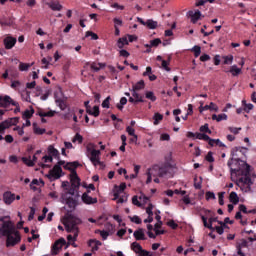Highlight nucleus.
<instances>
[{
    "instance_id": "f257e3e1",
    "label": "nucleus",
    "mask_w": 256,
    "mask_h": 256,
    "mask_svg": "<svg viewBox=\"0 0 256 256\" xmlns=\"http://www.w3.org/2000/svg\"><path fill=\"white\" fill-rule=\"evenodd\" d=\"M0 237H6V247H15L21 243V235L9 217L0 218Z\"/></svg>"
},
{
    "instance_id": "f03ea898",
    "label": "nucleus",
    "mask_w": 256,
    "mask_h": 256,
    "mask_svg": "<svg viewBox=\"0 0 256 256\" xmlns=\"http://www.w3.org/2000/svg\"><path fill=\"white\" fill-rule=\"evenodd\" d=\"M242 165H246L245 170L241 171V177L236 180V185L244 191V193H250L251 185H253V180L251 179V165L247 162H242Z\"/></svg>"
},
{
    "instance_id": "7ed1b4c3",
    "label": "nucleus",
    "mask_w": 256,
    "mask_h": 256,
    "mask_svg": "<svg viewBox=\"0 0 256 256\" xmlns=\"http://www.w3.org/2000/svg\"><path fill=\"white\" fill-rule=\"evenodd\" d=\"M63 225L65 226L67 233H71L73 231H79V228L77 227V225H81V219H79L77 216L71 214L68 211L64 216Z\"/></svg>"
},
{
    "instance_id": "20e7f679",
    "label": "nucleus",
    "mask_w": 256,
    "mask_h": 256,
    "mask_svg": "<svg viewBox=\"0 0 256 256\" xmlns=\"http://www.w3.org/2000/svg\"><path fill=\"white\" fill-rule=\"evenodd\" d=\"M243 163H245V161L239 158H231L230 161H228V167L230 168L231 175H237V173L242 171V169H247V165Z\"/></svg>"
},
{
    "instance_id": "39448f33",
    "label": "nucleus",
    "mask_w": 256,
    "mask_h": 256,
    "mask_svg": "<svg viewBox=\"0 0 256 256\" xmlns=\"http://www.w3.org/2000/svg\"><path fill=\"white\" fill-rule=\"evenodd\" d=\"M61 165H65V160H60L56 165H54L53 169L49 170V173L46 177L50 181H57V179H61V173H63V169Z\"/></svg>"
},
{
    "instance_id": "423d86ee",
    "label": "nucleus",
    "mask_w": 256,
    "mask_h": 256,
    "mask_svg": "<svg viewBox=\"0 0 256 256\" xmlns=\"http://www.w3.org/2000/svg\"><path fill=\"white\" fill-rule=\"evenodd\" d=\"M172 169L171 165L165 164L163 166L155 165L151 168V171H154L157 177H167V175H171Z\"/></svg>"
},
{
    "instance_id": "0eeeda50",
    "label": "nucleus",
    "mask_w": 256,
    "mask_h": 256,
    "mask_svg": "<svg viewBox=\"0 0 256 256\" xmlns=\"http://www.w3.org/2000/svg\"><path fill=\"white\" fill-rule=\"evenodd\" d=\"M90 161L91 163H93V165L95 167H97V165H103V162H101L100 157H101V151L100 150H95L92 149L90 152Z\"/></svg>"
},
{
    "instance_id": "6e6552de",
    "label": "nucleus",
    "mask_w": 256,
    "mask_h": 256,
    "mask_svg": "<svg viewBox=\"0 0 256 256\" xmlns=\"http://www.w3.org/2000/svg\"><path fill=\"white\" fill-rule=\"evenodd\" d=\"M66 243L67 241H65L64 238L58 239L52 246V255H57V253H59V251H61V249L63 248V245H66Z\"/></svg>"
},
{
    "instance_id": "1a4fd4ad",
    "label": "nucleus",
    "mask_w": 256,
    "mask_h": 256,
    "mask_svg": "<svg viewBox=\"0 0 256 256\" xmlns=\"http://www.w3.org/2000/svg\"><path fill=\"white\" fill-rule=\"evenodd\" d=\"M31 117H33V106H30V110H25L22 113V119L26 121V123L23 124V127H31V121L29 120Z\"/></svg>"
},
{
    "instance_id": "9d476101",
    "label": "nucleus",
    "mask_w": 256,
    "mask_h": 256,
    "mask_svg": "<svg viewBox=\"0 0 256 256\" xmlns=\"http://www.w3.org/2000/svg\"><path fill=\"white\" fill-rule=\"evenodd\" d=\"M70 181H71V187H80L81 186V179H79V176L77 175V171L72 170V174H70Z\"/></svg>"
},
{
    "instance_id": "9b49d317",
    "label": "nucleus",
    "mask_w": 256,
    "mask_h": 256,
    "mask_svg": "<svg viewBox=\"0 0 256 256\" xmlns=\"http://www.w3.org/2000/svg\"><path fill=\"white\" fill-rule=\"evenodd\" d=\"M5 49H13L15 47V44L17 43V38H13V36H7L3 40Z\"/></svg>"
},
{
    "instance_id": "f8f14e48",
    "label": "nucleus",
    "mask_w": 256,
    "mask_h": 256,
    "mask_svg": "<svg viewBox=\"0 0 256 256\" xmlns=\"http://www.w3.org/2000/svg\"><path fill=\"white\" fill-rule=\"evenodd\" d=\"M9 103H11V105H14V107L19 106V103H17L16 101H13L11 99V97L5 96L3 98V97L0 96V107H7V105H9Z\"/></svg>"
},
{
    "instance_id": "ddd939ff",
    "label": "nucleus",
    "mask_w": 256,
    "mask_h": 256,
    "mask_svg": "<svg viewBox=\"0 0 256 256\" xmlns=\"http://www.w3.org/2000/svg\"><path fill=\"white\" fill-rule=\"evenodd\" d=\"M31 153H33V147L28 148V155L22 157V161L28 167H33V160H31Z\"/></svg>"
},
{
    "instance_id": "4468645a",
    "label": "nucleus",
    "mask_w": 256,
    "mask_h": 256,
    "mask_svg": "<svg viewBox=\"0 0 256 256\" xmlns=\"http://www.w3.org/2000/svg\"><path fill=\"white\" fill-rule=\"evenodd\" d=\"M82 201L86 205H95V203H97V198H93L89 196V194L86 192V193H83L82 195Z\"/></svg>"
},
{
    "instance_id": "2eb2a0df",
    "label": "nucleus",
    "mask_w": 256,
    "mask_h": 256,
    "mask_svg": "<svg viewBox=\"0 0 256 256\" xmlns=\"http://www.w3.org/2000/svg\"><path fill=\"white\" fill-rule=\"evenodd\" d=\"M3 200L6 205H11L15 201V194L11 192H5L3 195Z\"/></svg>"
},
{
    "instance_id": "dca6fc26",
    "label": "nucleus",
    "mask_w": 256,
    "mask_h": 256,
    "mask_svg": "<svg viewBox=\"0 0 256 256\" xmlns=\"http://www.w3.org/2000/svg\"><path fill=\"white\" fill-rule=\"evenodd\" d=\"M77 167H81V164H79V162H77V161L68 162V163H66V165H64V169H66L67 171H70L71 174H73V171H75V169H77Z\"/></svg>"
},
{
    "instance_id": "f3484780",
    "label": "nucleus",
    "mask_w": 256,
    "mask_h": 256,
    "mask_svg": "<svg viewBox=\"0 0 256 256\" xmlns=\"http://www.w3.org/2000/svg\"><path fill=\"white\" fill-rule=\"evenodd\" d=\"M134 237L136 241H145V230L143 228H139L138 230L134 231Z\"/></svg>"
},
{
    "instance_id": "a211bd4d",
    "label": "nucleus",
    "mask_w": 256,
    "mask_h": 256,
    "mask_svg": "<svg viewBox=\"0 0 256 256\" xmlns=\"http://www.w3.org/2000/svg\"><path fill=\"white\" fill-rule=\"evenodd\" d=\"M188 16L191 17L192 23H197L198 19H201V11L196 10L193 12L192 10L188 11Z\"/></svg>"
},
{
    "instance_id": "6ab92c4d",
    "label": "nucleus",
    "mask_w": 256,
    "mask_h": 256,
    "mask_svg": "<svg viewBox=\"0 0 256 256\" xmlns=\"http://www.w3.org/2000/svg\"><path fill=\"white\" fill-rule=\"evenodd\" d=\"M102 243L99 240L91 239L89 240V247H91L92 251H99V247H101Z\"/></svg>"
},
{
    "instance_id": "aec40b11",
    "label": "nucleus",
    "mask_w": 256,
    "mask_h": 256,
    "mask_svg": "<svg viewBox=\"0 0 256 256\" xmlns=\"http://www.w3.org/2000/svg\"><path fill=\"white\" fill-rule=\"evenodd\" d=\"M48 155L55 157L56 159H61L60 154H59V150L55 149V147H53V145L48 146Z\"/></svg>"
},
{
    "instance_id": "412c9836",
    "label": "nucleus",
    "mask_w": 256,
    "mask_h": 256,
    "mask_svg": "<svg viewBox=\"0 0 256 256\" xmlns=\"http://www.w3.org/2000/svg\"><path fill=\"white\" fill-rule=\"evenodd\" d=\"M66 205H68L70 209L69 213H71L72 211H75V207H77V200L69 197L66 199Z\"/></svg>"
},
{
    "instance_id": "4be33fe9",
    "label": "nucleus",
    "mask_w": 256,
    "mask_h": 256,
    "mask_svg": "<svg viewBox=\"0 0 256 256\" xmlns=\"http://www.w3.org/2000/svg\"><path fill=\"white\" fill-rule=\"evenodd\" d=\"M46 5H48L52 11H61V9H63V5H61L59 2H48Z\"/></svg>"
},
{
    "instance_id": "5701e85b",
    "label": "nucleus",
    "mask_w": 256,
    "mask_h": 256,
    "mask_svg": "<svg viewBox=\"0 0 256 256\" xmlns=\"http://www.w3.org/2000/svg\"><path fill=\"white\" fill-rule=\"evenodd\" d=\"M143 89H145V81L140 80L132 86V89H130V91H141Z\"/></svg>"
},
{
    "instance_id": "b1692460",
    "label": "nucleus",
    "mask_w": 256,
    "mask_h": 256,
    "mask_svg": "<svg viewBox=\"0 0 256 256\" xmlns=\"http://www.w3.org/2000/svg\"><path fill=\"white\" fill-rule=\"evenodd\" d=\"M131 249L132 251H134V253H143V247L141 246V244H139L138 242H133L131 244Z\"/></svg>"
},
{
    "instance_id": "393cba45",
    "label": "nucleus",
    "mask_w": 256,
    "mask_h": 256,
    "mask_svg": "<svg viewBox=\"0 0 256 256\" xmlns=\"http://www.w3.org/2000/svg\"><path fill=\"white\" fill-rule=\"evenodd\" d=\"M125 45H129V40H127V37L119 38L117 41V47L119 49H123V47H125Z\"/></svg>"
},
{
    "instance_id": "a878e982",
    "label": "nucleus",
    "mask_w": 256,
    "mask_h": 256,
    "mask_svg": "<svg viewBox=\"0 0 256 256\" xmlns=\"http://www.w3.org/2000/svg\"><path fill=\"white\" fill-rule=\"evenodd\" d=\"M229 201L230 203H233V205H237V203H239V196L237 195V192L230 193Z\"/></svg>"
},
{
    "instance_id": "bb28decb",
    "label": "nucleus",
    "mask_w": 256,
    "mask_h": 256,
    "mask_svg": "<svg viewBox=\"0 0 256 256\" xmlns=\"http://www.w3.org/2000/svg\"><path fill=\"white\" fill-rule=\"evenodd\" d=\"M22 99L24 101H27L28 103H31V91L25 89L22 91Z\"/></svg>"
},
{
    "instance_id": "cd10ccee",
    "label": "nucleus",
    "mask_w": 256,
    "mask_h": 256,
    "mask_svg": "<svg viewBox=\"0 0 256 256\" xmlns=\"http://www.w3.org/2000/svg\"><path fill=\"white\" fill-rule=\"evenodd\" d=\"M33 131L35 135H43L47 130L45 128H39L36 123L33 124Z\"/></svg>"
},
{
    "instance_id": "c85d7f7f",
    "label": "nucleus",
    "mask_w": 256,
    "mask_h": 256,
    "mask_svg": "<svg viewBox=\"0 0 256 256\" xmlns=\"http://www.w3.org/2000/svg\"><path fill=\"white\" fill-rule=\"evenodd\" d=\"M147 180H146V184L149 185V183H151L152 181V177H157V173H155V171H151V168L147 170Z\"/></svg>"
},
{
    "instance_id": "c756f323",
    "label": "nucleus",
    "mask_w": 256,
    "mask_h": 256,
    "mask_svg": "<svg viewBox=\"0 0 256 256\" xmlns=\"http://www.w3.org/2000/svg\"><path fill=\"white\" fill-rule=\"evenodd\" d=\"M55 103L60 107L61 111H65L67 109V104L65 103V100L63 99H56Z\"/></svg>"
},
{
    "instance_id": "7c9ffc66",
    "label": "nucleus",
    "mask_w": 256,
    "mask_h": 256,
    "mask_svg": "<svg viewBox=\"0 0 256 256\" xmlns=\"http://www.w3.org/2000/svg\"><path fill=\"white\" fill-rule=\"evenodd\" d=\"M208 143L211 147H213V145H219V147H225V144H223V142H221V140L219 139H209Z\"/></svg>"
},
{
    "instance_id": "2f4dec72",
    "label": "nucleus",
    "mask_w": 256,
    "mask_h": 256,
    "mask_svg": "<svg viewBox=\"0 0 256 256\" xmlns=\"http://www.w3.org/2000/svg\"><path fill=\"white\" fill-rule=\"evenodd\" d=\"M132 96L138 103H145V100H143V96H141L137 91L132 90Z\"/></svg>"
},
{
    "instance_id": "473e14b6",
    "label": "nucleus",
    "mask_w": 256,
    "mask_h": 256,
    "mask_svg": "<svg viewBox=\"0 0 256 256\" xmlns=\"http://www.w3.org/2000/svg\"><path fill=\"white\" fill-rule=\"evenodd\" d=\"M204 109H206V111L210 110V111H215L216 113L219 111V107L217 105H215V103L211 102L210 105H205Z\"/></svg>"
},
{
    "instance_id": "72a5a7b5",
    "label": "nucleus",
    "mask_w": 256,
    "mask_h": 256,
    "mask_svg": "<svg viewBox=\"0 0 256 256\" xmlns=\"http://www.w3.org/2000/svg\"><path fill=\"white\" fill-rule=\"evenodd\" d=\"M88 115H92L93 117H97L100 113L99 106H94L93 110L91 108L87 111Z\"/></svg>"
},
{
    "instance_id": "f704fd0d",
    "label": "nucleus",
    "mask_w": 256,
    "mask_h": 256,
    "mask_svg": "<svg viewBox=\"0 0 256 256\" xmlns=\"http://www.w3.org/2000/svg\"><path fill=\"white\" fill-rule=\"evenodd\" d=\"M201 219L203 221L204 227H206L207 229H210V231H215V227H213V225H211V223H207V217L201 216Z\"/></svg>"
},
{
    "instance_id": "c9c22d12",
    "label": "nucleus",
    "mask_w": 256,
    "mask_h": 256,
    "mask_svg": "<svg viewBox=\"0 0 256 256\" xmlns=\"http://www.w3.org/2000/svg\"><path fill=\"white\" fill-rule=\"evenodd\" d=\"M146 27H148V29H157V21L151 19L147 20Z\"/></svg>"
},
{
    "instance_id": "e433bc0d",
    "label": "nucleus",
    "mask_w": 256,
    "mask_h": 256,
    "mask_svg": "<svg viewBox=\"0 0 256 256\" xmlns=\"http://www.w3.org/2000/svg\"><path fill=\"white\" fill-rule=\"evenodd\" d=\"M145 95L146 99H149L152 102L157 101V96L155 95V93H153V91H147Z\"/></svg>"
},
{
    "instance_id": "4c0bfd02",
    "label": "nucleus",
    "mask_w": 256,
    "mask_h": 256,
    "mask_svg": "<svg viewBox=\"0 0 256 256\" xmlns=\"http://www.w3.org/2000/svg\"><path fill=\"white\" fill-rule=\"evenodd\" d=\"M230 73H232L233 77H237L241 73V68H237V65H234L231 67Z\"/></svg>"
},
{
    "instance_id": "58836bf2",
    "label": "nucleus",
    "mask_w": 256,
    "mask_h": 256,
    "mask_svg": "<svg viewBox=\"0 0 256 256\" xmlns=\"http://www.w3.org/2000/svg\"><path fill=\"white\" fill-rule=\"evenodd\" d=\"M211 137H209V135L207 134H203V133H196V139H200L202 141H208Z\"/></svg>"
},
{
    "instance_id": "ea45409f",
    "label": "nucleus",
    "mask_w": 256,
    "mask_h": 256,
    "mask_svg": "<svg viewBox=\"0 0 256 256\" xmlns=\"http://www.w3.org/2000/svg\"><path fill=\"white\" fill-rule=\"evenodd\" d=\"M55 113H57V112L51 110V111L46 112V113L38 112V115H39V117H54V116H55Z\"/></svg>"
},
{
    "instance_id": "a19ab883",
    "label": "nucleus",
    "mask_w": 256,
    "mask_h": 256,
    "mask_svg": "<svg viewBox=\"0 0 256 256\" xmlns=\"http://www.w3.org/2000/svg\"><path fill=\"white\" fill-rule=\"evenodd\" d=\"M30 67H33V63H31V64L20 63V65H19L20 71H29Z\"/></svg>"
},
{
    "instance_id": "79ce46f5",
    "label": "nucleus",
    "mask_w": 256,
    "mask_h": 256,
    "mask_svg": "<svg viewBox=\"0 0 256 256\" xmlns=\"http://www.w3.org/2000/svg\"><path fill=\"white\" fill-rule=\"evenodd\" d=\"M61 97H63V90L61 89V87H58L57 90L54 92L55 101H57V99H61Z\"/></svg>"
},
{
    "instance_id": "37998d69",
    "label": "nucleus",
    "mask_w": 256,
    "mask_h": 256,
    "mask_svg": "<svg viewBox=\"0 0 256 256\" xmlns=\"http://www.w3.org/2000/svg\"><path fill=\"white\" fill-rule=\"evenodd\" d=\"M243 247H249V242H247V240H245V239L241 240V243L236 246V249H237V251H239V249L241 251V249H243Z\"/></svg>"
},
{
    "instance_id": "c03bdc74",
    "label": "nucleus",
    "mask_w": 256,
    "mask_h": 256,
    "mask_svg": "<svg viewBox=\"0 0 256 256\" xmlns=\"http://www.w3.org/2000/svg\"><path fill=\"white\" fill-rule=\"evenodd\" d=\"M79 143V144H81V143H83V136H81V134H79V133H77L74 137H73V139H72V143Z\"/></svg>"
},
{
    "instance_id": "a18cd8bd",
    "label": "nucleus",
    "mask_w": 256,
    "mask_h": 256,
    "mask_svg": "<svg viewBox=\"0 0 256 256\" xmlns=\"http://www.w3.org/2000/svg\"><path fill=\"white\" fill-rule=\"evenodd\" d=\"M191 51L194 53V57H199L201 55V46H194Z\"/></svg>"
},
{
    "instance_id": "49530a36",
    "label": "nucleus",
    "mask_w": 256,
    "mask_h": 256,
    "mask_svg": "<svg viewBox=\"0 0 256 256\" xmlns=\"http://www.w3.org/2000/svg\"><path fill=\"white\" fill-rule=\"evenodd\" d=\"M154 125H159V121H163V115L159 113L154 114Z\"/></svg>"
},
{
    "instance_id": "de8ad7c7",
    "label": "nucleus",
    "mask_w": 256,
    "mask_h": 256,
    "mask_svg": "<svg viewBox=\"0 0 256 256\" xmlns=\"http://www.w3.org/2000/svg\"><path fill=\"white\" fill-rule=\"evenodd\" d=\"M130 221H132V223H136V225H141L142 221L141 218H139V216L135 215V216H129Z\"/></svg>"
},
{
    "instance_id": "09e8293b",
    "label": "nucleus",
    "mask_w": 256,
    "mask_h": 256,
    "mask_svg": "<svg viewBox=\"0 0 256 256\" xmlns=\"http://www.w3.org/2000/svg\"><path fill=\"white\" fill-rule=\"evenodd\" d=\"M96 233H100V236L102 237V239L104 241H105V239H107L109 237V231L97 230Z\"/></svg>"
},
{
    "instance_id": "8fccbe9b",
    "label": "nucleus",
    "mask_w": 256,
    "mask_h": 256,
    "mask_svg": "<svg viewBox=\"0 0 256 256\" xmlns=\"http://www.w3.org/2000/svg\"><path fill=\"white\" fill-rule=\"evenodd\" d=\"M201 133H209L211 135V130L209 129V124H204L200 127Z\"/></svg>"
},
{
    "instance_id": "3c124183",
    "label": "nucleus",
    "mask_w": 256,
    "mask_h": 256,
    "mask_svg": "<svg viewBox=\"0 0 256 256\" xmlns=\"http://www.w3.org/2000/svg\"><path fill=\"white\" fill-rule=\"evenodd\" d=\"M116 191H119L120 193H123L125 189H127V184L121 183L120 186L115 185Z\"/></svg>"
},
{
    "instance_id": "603ef678",
    "label": "nucleus",
    "mask_w": 256,
    "mask_h": 256,
    "mask_svg": "<svg viewBox=\"0 0 256 256\" xmlns=\"http://www.w3.org/2000/svg\"><path fill=\"white\" fill-rule=\"evenodd\" d=\"M74 232V237L72 235L67 236L68 241H77V237H79V231H73Z\"/></svg>"
},
{
    "instance_id": "864d4df0",
    "label": "nucleus",
    "mask_w": 256,
    "mask_h": 256,
    "mask_svg": "<svg viewBox=\"0 0 256 256\" xmlns=\"http://www.w3.org/2000/svg\"><path fill=\"white\" fill-rule=\"evenodd\" d=\"M85 37H92L93 41H97V39H99V36L92 31H87Z\"/></svg>"
},
{
    "instance_id": "5fc2aeb1",
    "label": "nucleus",
    "mask_w": 256,
    "mask_h": 256,
    "mask_svg": "<svg viewBox=\"0 0 256 256\" xmlns=\"http://www.w3.org/2000/svg\"><path fill=\"white\" fill-rule=\"evenodd\" d=\"M150 43L151 47H159V45H161V39L156 38L154 40H151Z\"/></svg>"
},
{
    "instance_id": "6e6d98bb",
    "label": "nucleus",
    "mask_w": 256,
    "mask_h": 256,
    "mask_svg": "<svg viewBox=\"0 0 256 256\" xmlns=\"http://www.w3.org/2000/svg\"><path fill=\"white\" fill-rule=\"evenodd\" d=\"M205 159L208 163H213V161H215V158H213V152H208Z\"/></svg>"
},
{
    "instance_id": "4d7b16f0",
    "label": "nucleus",
    "mask_w": 256,
    "mask_h": 256,
    "mask_svg": "<svg viewBox=\"0 0 256 256\" xmlns=\"http://www.w3.org/2000/svg\"><path fill=\"white\" fill-rule=\"evenodd\" d=\"M109 101H111V96H108L103 102H102V107L104 109H109Z\"/></svg>"
},
{
    "instance_id": "13d9d810",
    "label": "nucleus",
    "mask_w": 256,
    "mask_h": 256,
    "mask_svg": "<svg viewBox=\"0 0 256 256\" xmlns=\"http://www.w3.org/2000/svg\"><path fill=\"white\" fill-rule=\"evenodd\" d=\"M168 227H171V229H177L179 227V225L177 223H175V220H170L169 222H167Z\"/></svg>"
},
{
    "instance_id": "bf43d9fd",
    "label": "nucleus",
    "mask_w": 256,
    "mask_h": 256,
    "mask_svg": "<svg viewBox=\"0 0 256 256\" xmlns=\"http://www.w3.org/2000/svg\"><path fill=\"white\" fill-rule=\"evenodd\" d=\"M229 132L233 133L234 135H239V131H241V127L235 128V127H229Z\"/></svg>"
},
{
    "instance_id": "052dcab7",
    "label": "nucleus",
    "mask_w": 256,
    "mask_h": 256,
    "mask_svg": "<svg viewBox=\"0 0 256 256\" xmlns=\"http://www.w3.org/2000/svg\"><path fill=\"white\" fill-rule=\"evenodd\" d=\"M233 63V56H225L224 57V65H229Z\"/></svg>"
},
{
    "instance_id": "680f3d73",
    "label": "nucleus",
    "mask_w": 256,
    "mask_h": 256,
    "mask_svg": "<svg viewBox=\"0 0 256 256\" xmlns=\"http://www.w3.org/2000/svg\"><path fill=\"white\" fill-rule=\"evenodd\" d=\"M209 199H216L214 192H211V191L206 192V200L209 201Z\"/></svg>"
},
{
    "instance_id": "e2e57ef3",
    "label": "nucleus",
    "mask_w": 256,
    "mask_h": 256,
    "mask_svg": "<svg viewBox=\"0 0 256 256\" xmlns=\"http://www.w3.org/2000/svg\"><path fill=\"white\" fill-rule=\"evenodd\" d=\"M8 121H10V125H17L19 123V117L9 118Z\"/></svg>"
},
{
    "instance_id": "0e129e2a",
    "label": "nucleus",
    "mask_w": 256,
    "mask_h": 256,
    "mask_svg": "<svg viewBox=\"0 0 256 256\" xmlns=\"http://www.w3.org/2000/svg\"><path fill=\"white\" fill-rule=\"evenodd\" d=\"M146 213L148 216H153V204H149V206L146 208Z\"/></svg>"
},
{
    "instance_id": "69168bd1",
    "label": "nucleus",
    "mask_w": 256,
    "mask_h": 256,
    "mask_svg": "<svg viewBox=\"0 0 256 256\" xmlns=\"http://www.w3.org/2000/svg\"><path fill=\"white\" fill-rule=\"evenodd\" d=\"M132 203H133V205H136L137 207H141V202H139V198L137 196H133Z\"/></svg>"
},
{
    "instance_id": "338daca9",
    "label": "nucleus",
    "mask_w": 256,
    "mask_h": 256,
    "mask_svg": "<svg viewBox=\"0 0 256 256\" xmlns=\"http://www.w3.org/2000/svg\"><path fill=\"white\" fill-rule=\"evenodd\" d=\"M221 121H227V114H219L218 118H217V122H221Z\"/></svg>"
},
{
    "instance_id": "774afa93",
    "label": "nucleus",
    "mask_w": 256,
    "mask_h": 256,
    "mask_svg": "<svg viewBox=\"0 0 256 256\" xmlns=\"http://www.w3.org/2000/svg\"><path fill=\"white\" fill-rule=\"evenodd\" d=\"M126 131L128 132V135L133 137L135 135V129H133L131 126L126 127Z\"/></svg>"
}]
</instances>
